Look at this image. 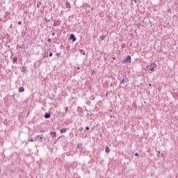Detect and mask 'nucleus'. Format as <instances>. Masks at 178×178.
Returning a JSON list of instances; mask_svg holds the SVG:
<instances>
[{
    "label": "nucleus",
    "instance_id": "f257e3e1",
    "mask_svg": "<svg viewBox=\"0 0 178 178\" xmlns=\"http://www.w3.org/2000/svg\"><path fill=\"white\" fill-rule=\"evenodd\" d=\"M155 69H156V64L152 63L149 67V70L150 72H155Z\"/></svg>",
    "mask_w": 178,
    "mask_h": 178
},
{
    "label": "nucleus",
    "instance_id": "f03ea898",
    "mask_svg": "<svg viewBox=\"0 0 178 178\" xmlns=\"http://www.w3.org/2000/svg\"><path fill=\"white\" fill-rule=\"evenodd\" d=\"M42 138H44V136L42 135L40 136H36L35 137V141H40V143H42Z\"/></svg>",
    "mask_w": 178,
    "mask_h": 178
},
{
    "label": "nucleus",
    "instance_id": "7ed1b4c3",
    "mask_svg": "<svg viewBox=\"0 0 178 178\" xmlns=\"http://www.w3.org/2000/svg\"><path fill=\"white\" fill-rule=\"evenodd\" d=\"M131 56H127L126 59L124 60V63H131Z\"/></svg>",
    "mask_w": 178,
    "mask_h": 178
},
{
    "label": "nucleus",
    "instance_id": "20e7f679",
    "mask_svg": "<svg viewBox=\"0 0 178 178\" xmlns=\"http://www.w3.org/2000/svg\"><path fill=\"white\" fill-rule=\"evenodd\" d=\"M70 40H72V41L74 42L76 41V36L74 34H71L70 36Z\"/></svg>",
    "mask_w": 178,
    "mask_h": 178
},
{
    "label": "nucleus",
    "instance_id": "39448f33",
    "mask_svg": "<svg viewBox=\"0 0 178 178\" xmlns=\"http://www.w3.org/2000/svg\"><path fill=\"white\" fill-rule=\"evenodd\" d=\"M44 118H45V119H49V118H51V113H46L44 115Z\"/></svg>",
    "mask_w": 178,
    "mask_h": 178
},
{
    "label": "nucleus",
    "instance_id": "423d86ee",
    "mask_svg": "<svg viewBox=\"0 0 178 178\" xmlns=\"http://www.w3.org/2000/svg\"><path fill=\"white\" fill-rule=\"evenodd\" d=\"M65 6H66L67 9H70V8H71L70 3L67 1L65 3Z\"/></svg>",
    "mask_w": 178,
    "mask_h": 178
},
{
    "label": "nucleus",
    "instance_id": "0eeeda50",
    "mask_svg": "<svg viewBox=\"0 0 178 178\" xmlns=\"http://www.w3.org/2000/svg\"><path fill=\"white\" fill-rule=\"evenodd\" d=\"M67 129V128H63L60 129V133L63 134V133H66Z\"/></svg>",
    "mask_w": 178,
    "mask_h": 178
},
{
    "label": "nucleus",
    "instance_id": "6e6552de",
    "mask_svg": "<svg viewBox=\"0 0 178 178\" xmlns=\"http://www.w3.org/2000/svg\"><path fill=\"white\" fill-rule=\"evenodd\" d=\"M50 136H51L52 138H54V137H56V132H50Z\"/></svg>",
    "mask_w": 178,
    "mask_h": 178
},
{
    "label": "nucleus",
    "instance_id": "1a4fd4ad",
    "mask_svg": "<svg viewBox=\"0 0 178 178\" xmlns=\"http://www.w3.org/2000/svg\"><path fill=\"white\" fill-rule=\"evenodd\" d=\"M19 92H24V88L20 87L19 88Z\"/></svg>",
    "mask_w": 178,
    "mask_h": 178
},
{
    "label": "nucleus",
    "instance_id": "9d476101",
    "mask_svg": "<svg viewBox=\"0 0 178 178\" xmlns=\"http://www.w3.org/2000/svg\"><path fill=\"white\" fill-rule=\"evenodd\" d=\"M105 38H106V35H101V36H100V40H101L102 41H104V40H105Z\"/></svg>",
    "mask_w": 178,
    "mask_h": 178
},
{
    "label": "nucleus",
    "instance_id": "9b49d317",
    "mask_svg": "<svg viewBox=\"0 0 178 178\" xmlns=\"http://www.w3.org/2000/svg\"><path fill=\"white\" fill-rule=\"evenodd\" d=\"M126 80H129V79H122V81H120V84L122 85V84L125 83H126Z\"/></svg>",
    "mask_w": 178,
    "mask_h": 178
},
{
    "label": "nucleus",
    "instance_id": "f8f14e48",
    "mask_svg": "<svg viewBox=\"0 0 178 178\" xmlns=\"http://www.w3.org/2000/svg\"><path fill=\"white\" fill-rule=\"evenodd\" d=\"M77 148H79V149H81V148H83V144L81 143L78 144Z\"/></svg>",
    "mask_w": 178,
    "mask_h": 178
},
{
    "label": "nucleus",
    "instance_id": "ddd939ff",
    "mask_svg": "<svg viewBox=\"0 0 178 178\" xmlns=\"http://www.w3.org/2000/svg\"><path fill=\"white\" fill-rule=\"evenodd\" d=\"M13 62H14V63H16V62H17V57H14V58H13Z\"/></svg>",
    "mask_w": 178,
    "mask_h": 178
},
{
    "label": "nucleus",
    "instance_id": "4468645a",
    "mask_svg": "<svg viewBox=\"0 0 178 178\" xmlns=\"http://www.w3.org/2000/svg\"><path fill=\"white\" fill-rule=\"evenodd\" d=\"M109 151H110V150H109V147L107 146V147H106V149H105V152L108 153V152H109Z\"/></svg>",
    "mask_w": 178,
    "mask_h": 178
},
{
    "label": "nucleus",
    "instance_id": "2eb2a0df",
    "mask_svg": "<svg viewBox=\"0 0 178 178\" xmlns=\"http://www.w3.org/2000/svg\"><path fill=\"white\" fill-rule=\"evenodd\" d=\"M9 15H10V13H6L4 16L5 19H6L7 16H9Z\"/></svg>",
    "mask_w": 178,
    "mask_h": 178
},
{
    "label": "nucleus",
    "instance_id": "dca6fc26",
    "mask_svg": "<svg viewBox=\"0 0 178 178\" xmlns=\"http://www.w3.org/2000/svg\"><path fill=\"white\" fill-rule=\"evenodd\" d=\"M80 51L82 55H86V51H84L83 50H80Z\"/></svg>",
    "mask_w": 178,
    "mask_h": 178
},
{
    "label": "nucleus",
    "instance_id": "f3484780",
    "mask_svg": "<svg viewBox=\"0 0 178 178\" xmlns=\"http://www.w3.org/2000/svg\"><path fill=\"white\" fill-rule=\"evenodd\" d=\"M53 54H52V52H50L49 54V56H50V57H51V56H53Z\"/></svg>",
    "mask_w": 178,
    "mask_h": 178
},
{
    "label": "nucleus",
    "instance_id": "a211bd4d",
    "mask_svg": "<svg viewBox=\"0 0 178 178\" xmlns=\"http://www.w3.org/2000/svg\"><path fill=\"white\" fill-rule=\"evenodd\" d=\"M29 141H31V143H34V141H35V140L31 139V140H29Z\"/></svg>",
    "mask_w": 178,
    "mask_h": 178
},
{
    "label": "nucleus",
    "instance_id": "6ab92c4d",
    "mask_svg": "<svg viewBox=\"0 0 178 178\" xmlns=\"http://www.w3.org/2000/svg\"><path fill=\"white\" fill-rule=\"evenodd\" d=\"M86 130H90V127H86Z\"/></svg>",
    "mask_w": 178,
    "mask_h": 178
},
{
    "label": "nucleus",
    "instance_id": "aec40b11",
    "mask_svg": "<svg viewBox=\"0 0 178 178\" xmlns=\"http://www.w3.org/2000/svg\"><path fill=\"white\" fill-rule=\"evenodd\" d=\"M47 41H48V42H51V38H49Z\"/></svg>",
    "mask_w": 178,
    "mask_h": 178
},
{
    "label": "nucleus",
    "instance_id": "412c9836",
    "mask_svg": "<svg viewBox=\"0 0 178 178\" xmlns=\"http://www.w3.org/2000/svg\"><path fill=\"white\" fill-rule=\"evenodd\" d=\"M18 24L20 26V24H22V22H18Z\"/></svg>",
    "mask_w": 178,
    "mask_h": 178
},
{
    "label": "nucleus",
    "instance_id": "4be33fe9",
    "mask_svg": "<svg viewBox=\"0 0 178 178\" xmlns=\"http://www.w3.org/2000/svg\"><path fill=\"white\" fill-rule=\"evenodd\" d=\"M56 55L57 56H59V55H60V53H57Z\"/></svg>",
    "mask_w": 178,
    "mask_h": 178
},
{
    "label": "nucleus",
    "instance_id": "5701e85b",
    "mask_svg": "<svg viewBox=\"0 0 178 178\" xmlns=\"http://www.w3.org/2000/svg\"><path fill=\"white\" fill-rule=\"evenodd\" d=\"M51 35L54 37V35H55V33H52Z\"/></svg>",
    "mask_w": 178,
    "mask_h": 178
},
{
    "label": "nucleus",
    "instance_id": "b1692460",
    "mask_svg": "<svg viewBox=\"0 0 178 178\" xmlns=\"http://www.w3.org/2000/svg\"><path fill=\"white\" fill-rule=\"evenodd\" d=\"M135 156H138V154H135Z\"/></svg>",
    "mask_w": 178,
    "mask_h": 178
},
{
    "label": "nucleus",
    "instance_id": "393cba45",
    "mask_svg": "<svg viewBox=\"0 0 178 178\" xmlns=\"http://www.w3.org/2000/svg\"><path fill=\"white\" fill-rule=\"evenodd\" d=\"M149 87H152V84L149 83Z\"/></svg>",
    "mask_w": 178,
    "mask_h": 178
},
{
    "label": "nucleus",
    "instance_id": "a878e982",
    "mask_svg": "<svg viewBox=\"0 0 178 178\" xmlns=\"http://www.w3.org/2000/svg\"><path fill=\"white\" fill-rule=\"evenodd\" d=\"M65 111H68V108H67V107L65 108Z\"/></svg>",
    "mask_w": 178,
    "mask_h": 178
},
{
    "label": "nucleus",
    "instance_id": "bb28decb",
    "mask_svg": "<svg viewBox=\"0 0 178 178\" xmlns=\"http://www.w3.org/2000/svg\"><path fill=\"white\" fill-rule=\"evenodd\" d=\"M77 69H78V70H79V69H80V67H77Z\"/></svg>",
    "mask_w": 178,
    "mask_h": 178
},
{
    "label": "nucleus",
    "instance_id": "cd10ccee",
    "mask_svg": "<svg viewBox=\"0 0 178 178\" xmlns=\"http://www.w3.org/2000/svg\"><path fill=\"white\" fill-rule=\"evenodd\" d=\"M135 3L137 2L136 0H134Z\"/></svg>",
    "mask_w": 178,
    "mask_h": 178
},
{
    "label": "nucleus",
    "instance_id": "c85d7f7f",
    "mask_svg": "<svg viewBox=\"0 0 178 178\" xmlns=\"http://www.w3.org/2000/svg\"><path fill=\"white\" fill-rule=\"evenodd\" d=\"M1 172H2V170L0 169V173H1Z\"/></svg>",
    "mask_w": 178,
    "mask_h": 178
}]
</instances>
